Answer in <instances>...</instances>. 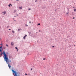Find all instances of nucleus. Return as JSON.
I'll list each match as a JSON object with an SVG mask.
<instances>
[{
  "label": "nucleus",
  "instance_id": "nucleus-1",
  "mask_svg": "<svg viewBox=\"0 0 76 76\" xmlns=\"http://www.w3.org/2000/svg\"><path fill=\"white\" fill-rule=\"evenodd\" d=\"M2 54H3L4 56V60L5 61H6L7 63L8 64L9 63H10L11 62V60H10L9 61V58H8V56H7V55L6 54V52H5L3 51V53H1V54L0 55L1 56H2Z\"/></svg>",
  "mask_w": 76,
  "mask_h": 76
},
{
  "label": "nucleus",
  "instance_id": "nucleus-2",
  "mask_svg": "<svg viewBox=\"0 0 76 76\" xmlns=\"http://www.w3.org/2000/svg\"><path fill=\"white\" fill-rule=\"evenodd\" d=\"M12 72L13 74H14L13 75L14 76H18V72H16L13 70H12Z\"/></svg>",
  "mask_w": 76,
  "mask_h": 76
},
{
  "label": "nucleus",
  "instance_id": "nucleus-3",
  "mask_svg": "<svg viewBox=\"0 0 76 76\" xmlns=\"http://www.w3.org/2000/svg\"><path fill=\"white\" fill-rule=\"evenodd\" d=\"M9 67L10 69V67H11V66L10 65V64H8Z\"/></svg>",
  "mask_w": 76,
  "mask_h": 76
},
{
  "label": "nucleus",
  "instance_id": "nucleus-4",
  "mask_svg": "<svg viewBox=\"0 0 76 76\" xmlns=\"http://www.w3.org/2000/svg\"><path fill=\"white\" fill-rule=\"evenodd\" d=\"M22 30V29H21V28H20V29H18V32H19V31H21Z\"/></svg>",
  "mask_w": 76,
  "mask_h": 76
},
{
  "label": "nucleus",
  "instance_id": "nucleus-5",
  "mask_svg": "<svg viewBox=\"0 0 76 76\" xmlns=\"http://www.w3.org/2000/svg\"><path fill=\"white\" fill-rule=\"evenodd\" d=\"M2 13H4V15H5V14L6 13V12L4 11V12H3Z\"/></svg>",
  "mask_w": 76,
  "mask_h": 76
},
{
  "label": "nucleus",
  "instance_id": "nucleus-6",
  "mask_svg": "<svg viewBox=\"0 0 76 76\" xmlns=\"http://www.w3.org/2000/svg\"><path fill=\"white\" fill-rule=\"evenodd\" d=\"M1 47H0V48H2V47H3V44L1 43Z\"/></svg>",
  "mask_w": 76,
  "mask_h": 76
},
{
  "label": "nucleus",
  "instance_id": "nucleus-7",
  "mask_svg": "<svg viewBox=\"0 0 76 76\" xmlns=\"http://www.w3.org/2000/svg\"><path fill=\"white\" fill-rule=\"evenodd\" d=\"M19 8L21 10H22V7H19Z\"/></svg>",
  "mask_w": 76,
  "mask_h": 76
},
{
  "label": "nucleus",
  "instance_id": "nucleus-8",
  "mask_svg": "<svg viewBox=\"0 0 76 76\" xmlns=\"http://www.w3.org/2000/svg\"><path fill=\"white\" fill-rule=\"evenodd\" d=\"M11 45H13V42H11Z\"/></svg>",
  "mask_w": 76,
  "mask_h": 76
},
{
  "label": "nucleus",
  "instance_id": "nucleus-9",
  "mask_svg": "<svg viewBox=\"0 0 76 76\" xmlns=\"http://www.w3.org/2000/svg\"><path fill=\"white\" fill-rule=\"evenodd\" d=\"M15 49H16L17 50V51H18V49L17 48V47H15Z\"/></svg>",
  "mask_w": 76,
  "mask_h": 76
},
{
  "label": "nucleus",
  "instance_id": "nucleus-10",
  "mask_svg": "<svg viewBox=\"0 0 76 76\" xmlns=\"http://www.w3.org/2000/svg\"><path fill=\"white\" fill-rule=\"evenodd\" d=\"M74 11H75V12H76V9H74Z\"/></svg>",
  "mask_w": 76,
  "mask_h": 76
},
{
  "label": "nucleus",
  "instance_id": "nucleus-11",
  "mask_svg": "<svg viewBox=\"0 0 76 76\" xmlns=\"http://www.w3.org/2000/svg\"><path fill=\"white\" fill-rule=\"evenodd\" d=\"M9 27H10V26H7V28H9Z\"/></svg>",
  "mask_w": 76,
  "mask_h": 76
},
{
  "label": "nucleus",
  "instance_id": "nucleus-12",
  "mask_svg": "<svg viewBox=\"0 0 76 76\" xmlns=\"http://www.w3.org/2000/svg\"><path fill=\"white\" fill-rule=\"evenodd\" d=\"M12 32L13 33H15V31H12Z\"/></svg>",
  "mask_w": 76,
  "mask_h": 76
},
{
  "label": "nucleus",
  "instance_id": "nucleus-13",
  "mask_svg": "<svg viewBox=\"0 0 76 76\" xmlns=\"http://www.w3.org/2000/svg\"><path fill=\"white\" fill-rule=\"evenodd\" d=\"M43 60H45V58H43Z\"/></svg>",
  "mask_w": 76,
  "mask_h": 76
},
{
  "label": "nucleus",
  "instance_id": "nucleus-14",
  "mask_svg": "<svg viewBox=\"0 0 76 76\" xmlns=\"http://www.w3.org/2000/svg\"><path fill=\"white\" fill-rule=\"evenodd\" d=\"M16 12V10H15L14 11V13H15V12Z\"/></svg>",
  "mask_w": 76,
  "mask_h": 76
},
{
  "label": "nucleus",
  "instance_id": "nucleus-15",
  "mask_svg": "<svg viewBox=\"0 0 76 76\" xmlns=\"http://www.w3.org/2000/svg\"><path fill=\"white\" fill-rule=\"evenodd\" d=\"M25 37H27V35H25V36H24Z\"/></svg>",
  "mask_w": 76,
  "mask_h": 76
},
{
  "label": "nucleus",
  "instance_id": "nucleus-16",
  "mask_svg": "<svg viewBox=\"0 0 76 76\" xmlns=\"http://www.w3.org/2000/svg\"><path fill=\"white\" fill-rule=\"evenodd\" d=\"M23 39H25V37H24V36L23 37Z\"/></svg>",
  "mask_w": 76,
  "mask_h": 76
},
{
  "label": "nucleus",
  "instance_id": "nucleus-17",
  "mask_svg": "<svg viewBox=\"0 0 76 76\" xmlns=\"http://www.w3.org/2000/svg\"><path fill=\"white\" fill-rule=\"evenodd\" d=\"M0 52H1L2 53V52H1V50L0 49Z\"/></svg>",
  "mask_w": 76,
  "mask_h": 76
},
{
  "label": "nucleus",
  "instance_id": "nucleus-18",
  "mask_svg": "<svg viewBox=\"0 0 76 76\" xmlns=\"http://www.w3.org/2000/svg\"><path fill=\"white\" fill-rule=\"evenodd\" d=\"M40 25V23H39L38 25Z\"/></svg>",
  "mask_w": 76,
  "mask_h": 76
},
{
  "label": "nucleus",
  "instance_id": "nucleus-19",
  "mask_svg": "<svg viewBox=\"0 0 76 76\" xmlns=\"http://www.w3.org/2000/svg\"><path fill=\"white\" fill-rule=\"evenodd\" d=\"M26 26H28V25L26 24Z\"/></svg>",
  "mask_w": 76,
  "mask_h": 76
},
{
  "label": "nucleus",
  "instance_id": "nucleus-20",
  "mask_svg": "<svg viewBox=\"0 0 76 76\" xmlns=\"http://www.w3.org/2000/svg\"><path fill=\"white\" fill-rule=\"evenodd\" d=\"M6 45V46H7V47H8V45Z\"/></svg>",
  "mask_w": 76,
  "mask_h": 76
},
{
  "label": "nucleus",
  "instance_id": "nucleus-21",
  "mask_svg": "<svg viewBox=\"0 0 76 76\" xmlns=\"http://www.w3.org/2000/svg\"><path fill=\"white\" fill-rule=\"evenodd\" d=\"M52 47H53V48H54V46H52Z\"/></svg>",
  "mask_w": 76,
  "mask_h": 76
},
{
  "label": "nucleus",
  "instance_id": "nucleus-22",
  "mask_svg": "<svg viewBox=\"0 0 76 76\" xmlns=\"http://www.w3.org/2000/svg\"><path fill=\"white\" fill-rule=\"evenodd\" d=\"M31 70H32V68H31Z\"/></svg>",
  "mask_w": 76,
  "mask_h": 76
},
{
  "label": "nucleus",
  "instance_id": "nucleus-23",
  "mask_svg": "<svg viewBox=\"0 0 76 76\" xmlns=\"http://www.w3.org/2000/svg\"><path fill=\"white\" fill-rule=\"evenodd\" d=\"M8 6L9 7H10V5H8Z\"/></svg>",
  "mask_w": 76,
  "mask_h": 76
},
{
  "label": "nucleus",
  "instance_id": "nucleus-24",
  "mask_svg": "<svg viewBox=\"0 0 76 76\" xmlns=\"http://www.w3.org/2000/svg\"><path fill=\"white\" fill-rule=\"evenodd\" d=\"M29 23H31V22L30 21V22H29Z\"/></svg>",
  "mask_w": 76,
  "mask_h": 76
},
{
  "label": "nucleus",
  "instance_id": "nucleus-25",
  "mask_svg": "<svg viewBox=\"0 0 76 76\" xmlns=\"http://www.w3.org/2000/svg\"><path fill=\"white\" fill-rule=\"evenodd\" d=\"M25 75H28L27 74H25Z\"/></svg>",
  "mask_w": 76,
  "mask_h": 76
},
{
  "label": "nucleus",
  "instance_id": "nucleus-26",
  "mask_svg": "<svg viewBox=\"0 0 76 76\" xmlns=\"http://www.w3.org/2000/svg\"><path fill=\"white\" fill-rule=\"evenodd\" d=\"M37 0H36V1H35V2H37Z\"/></svg>",
  "mask_w": 76,
  "mask_h": 76
},
{
  "label": "nucleus",
  "instance_id": "nucleus-27",
  "mask_svg": "<svg viewBox=\"0 0 76 76\" xmlns=\"http://www.w3.org/2000/svg\"><path fill=\"white\" fill-rule=\"evenodd\" d=\"M16 1H18L19 0H16Z\"/></svg>",
  "mask_w": 76,
  "mask_h": 76
},
{
  "label": "nucleus",
  "instance_id": "nucleus-28",
  "mask_svg": "<svg viewBox=\"0 0 76 76\" xmlns=\"http://www.w3.org/2000/svg\"><path fill=\"white\" fill-rule=\"evenodd\" d=\"M10 6H12V4H10Z\"/></svg>",
  "mask_w": 76,
  "mask_h": 76
},
{
  "label": "nucleus",
  "instance_id": "nucleus-29",
  "mask_svg": "<svg viewBox=\"0 0 76 76\" xmlns=\"http://www.w3.org/2000/svg\"><path fill=\"white\" fill-rule=\"evenodd\" d=\"M31 10V9H28V10Z\"/></svg>",
  "mask_w": 76,
  "mask_h": 76
},
{
  "label": "nucleus",
  "instance_id": "nucleus-30",
  "mask_svg": "<svg viewBox=\"0 0 76 76\" xmlns=\"http://www.w3.org/2000/svg\"><path fill=\"white\" fill-rule=\"evenodd\" d=\"M9 30L10 31H11V29H9Z\"/></svg>",
  "mask_w": 76,
  "mask_h": 76
},
{
  "label": "nucleus",
  "instance_id": "nucleus-31",
  "mask_svg": "<svg viewBox=\"0 0 76 76\" xmlns=\"http://www.w3.org/2000/svg\"><path fill=\"white\" fill-rule=\"evenodd\" d=\"M5 48H4V49H5Z\"/></svg>",
  "mask_w": 76,
  "mask_h": 76
},
{
  "label": "nucleus",
  "instance_id": "nucleus-32",
  "mask_svg": "<svg viewBox=\"0 0 76 76\" xmlns=\"http://www.w3.org/2000/svg\"><path fill=\"white\" fill-rule=\"evenodd\" d=\"M73 19H75V17H73Z\"/></svg>",
  "mask_w": 76,
  "mask_h": 76
},
{
  "label": "nucleus",
  "instance_id": "nucleus-33",
  "mask_svg": "<svg viewBox=\"0 0 76 76\" xmlns=\"http://www.w3.org/2000/svg\"><path fill=\"white\" fill-rule=\"evenodd\" d=\"M18 16H19V15H17Z\"/></svg>",
  "mask_w": 76,
  "mask_h": 76
},
{
  "label": "nucleus",
  "instance_id": "nucleus-34",
  "mask_svg": "<svg viewBox=\"0 0 76 76\" xmlns=\"http://www.w3.org/2000/svg\"><path fill=\"white\" fill-rule=\"evenodd\" d=\"M0 45H1V44H0Z\"/></svg>",
  "mask_w": 76,
  "mask_h": 76
},
{
  "label": "nucleus",
  "instance_id": "nucleus-35",
  "mask_svg": "<svg viewBox=\"0 0 76 76\" xmlns=\"http://www.w3.org/2000/svg\"><path fill=\"white\" fill-rule=\"evenodd\" d=\"M28 75H30V74H28Z\"/></svg>",
  "mask_w": 76,
  "mask_h": 76
},
{
  "label": "nucleus",
  "instance_id": "nucleus-36",
  "mask_svg": "<svg viewBox=\"0 0 76 76\" xmlns=\"http://www.w3.org/2000/svg\"><path fill=\"white\" fill-rule=\"evenodd\" d=\"M15 17H16V16H15Z\"/></svg>",
  "mask_w": 76,
  "mask_h": 76
},
{
  "label": "nucleus",
  "instance_id": "nucleus-37",
  "mask_svg": "<svg viewBox=\"0 0 76 76\" xmlns=\"http://www.w3.org/2000/svg\"><path fill=\"white\" fill-rule=\"evenodd\" d=\"M74 8H75V7H73Z\"/></svg>",
  "mask_w": 76,
  "mask_h": 76
},
{
  "label": "nucleus",
  "instance_id": "nucleus-38",
  "mask_svg": "<svg viewBox=\"0 0 76 76\" xmlns=\"http://www.w3.org/2000/svg\"><path fill=\"white\" fill-rule=\"evenodd\" d=\"M15 21H16V20H15Z\"/></svg>",
  "mask_w": 76,
  "mask_h": 76
}]
</instances>
